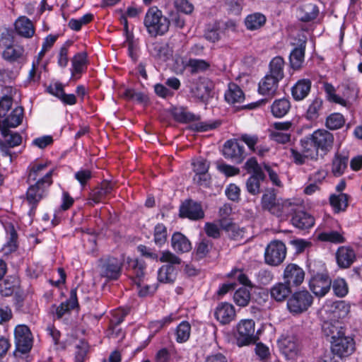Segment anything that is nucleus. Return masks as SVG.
I'll list each match as a JSON object with an SVG mask.
<instances>
[{
	"label": "nucleus",
	"mask_w": 362,
	"mask_h": 362,
	"mask_svg": "<svg viewBox=\"0 0 362 362\" xmlns=\"http://www.w3.org/2000/svg\"><path fill=\"white\" fill-rule=\"evenodd\" d=\"M221 29L220 23L215 22L212 24H208L204 31V38L211 42H216L221 39L219 30Z\"/></svg>",
	"instance_id": "48"
},
{
	"label": "nucleus",
	"mask_w": 362,
	"mask_h": 362,
	"mask_svg": "<svg viewBox=\"0 0 362 362\" xmlns=\"http://www.w3.org/2000/svg\"><path fill=\"white\" fill-rule=\"evenodd\" d=\"M23 118V108L21 106L17 107L4 119V127L15 128L21 124Z\"/></svg>",
	"instance_id": "37"
},
{
	"label": "nucleus",
	"mask_w": 362,
	"mask_h": 362,
	"mask_svg": "<svg viewBox=\"0 0 362 362\" xmlns=\"http://www.w3.org/2000/svg\"><path fill=\"white\" fill-rule=\"evenodd\" d=\"M311 81L303 78L298 80L291 88V95L296 101H300L305 98L311 89Z\"/></svg>",
	"instance_id": "26"
},
{
	"label": "nucleus",
	"mask_w": 362,
	"mask_h": 362,
	"mask_svg": "<svg viewBox=\"0 0 362 362\" xmlns=\"http://www.w3.org/2000/svg\"><path fill=\"white\" fill-rule=\"evenodd\" d=\"M349 156L337 152L332 161L331 172L334 177L342 175L348 167Z\"/></svg>",
	"instance_id": "27"
},
{
	"label": "nucleus",
	"mask_w": 362,
	"mask_h": 362,
	"mask_svg": "<svg viewBox=\"0 0 362 362\" xmlns=\"http://www.w3.org/2000/svg\"><path fill=\"white\" fill-rule=\"evenodd\" d=\"M171 247L177 254H183L192 250L190 240L182 233L175 232L170 239Z\"/></svg>",
	"instance_id": "22"
},
{
	"label": "nucleus",
	"mask_w": 362,
	"mask_h": 362,
	"mask_svg": "<svg viewBox=\"0 0 362 362\" xmlns=\"http://www.w3.org/2000/svg\"><path fill=\"white\" fill-rule=\"evenodd\" d=\"M23 47L11 45L5 48V50L2 52V57L7 61L14 62L23 55Z\"/></svg>",
	"instance_id": "50"
},
{
	"label": "nucleus",
	"mask_w": 362,
	"mask_h": 362,
	"mask_svg": "<svg viewBox=\"0 0 362 362\" xmlns=\"http://www.w3.org/2000/svg\"><path fill=\"white\" fill-rule=\"evenodd\" d=\"M279 81V79L267 74L259 83V93L263 95L274 96L278 89Z\"/></svg>",
	"instance_id": "23"
},
{
	"label": "nucleus",
	"mask_w": 362,
	"mask_h": 362,
	"mask_svg": "<svg viewBox=\"0 0 362 362\" xmlns=\"http://www.w3.org/2000/svg\"><path fill=\"white\" fill-rule=\"evenodd\" d=\"M306 40H300L298 47H295L290 54L289 61L291 66L294 70L301 68L304 62Z\"/></svg>",
	"instance_id": "28"
},
{
	"label": "nucleus",
	"mask_w": 362,
	"mask_h": 362,
	"mask_svg": "<svg viewBox=\"0 0 362 362\" xmlns=\"http://www.w3.org/2000/svg\"><path fill=\"white\" fill-rule=\"evenodd\" d=\"M17 237V233L14 228L12 227L10 231L9 239L2 248V250L5 252V254L11 253L16 250Z\"/></svg>",
	"instance_id": "56"
},
{
	"label": "nucleus",
	"mask_w": 362,
	"mask_h": 362,
	"mask_svg": "<svg viewBox=\"0 0 362 362\" xmlns=\"http://www.w3.org/2000/svg\"><path fill=\"white\" fill-rule=\"evenodd\" d=\"M173 115L177 121L182 123L197 121L200 119L199 115H196L187 111V110L183 107L175 108L173 111Z\"/></svg>",
	"instance_id": "41"
},
{
	"label": "nucleus",
	"mask_w": 362,
	"mask_h": 362,
	"mask_svg": "<svg viewBox=\"0 0 362 362\" xmlns=\"http://www.w3.org/2000/svg\"><path fill=\"white\" fill-rule=\"evenodd\" d=\"M262 208L278 216H287L293 214L297 205L289 199H277L274 189L267 190L261 199Z\"/></svg>",
	"instance_id": "1"
},
{
	"label": "nucleus",
	"mask_w": 362,
	"mask_h": 362,
	"mask_svg": "<svg viewBox=\"0 0 362 362\" xmlns=\"http://www.w3.org/2000/svg\"><path fill=\"white\" fill-rule=\"evenodd\" d=\"M257 281L262 285L269 284L274 279L273 274L267 269H260L256 274Z\"/></svg>",
	"instance_id": "64"
},
{
	"label": "nucleus",
	"mask_w": 362,
	"mask_h": 362,
	"mask_svg": "<svg viewBox=\"0 0 362 362\" xmlns=\"http://www.w3.org/2000/svg\"><path fill=\"white\" fill-rule=\"evenodd\" d=\"M240 139L243 141L252 152H255V147L259 143V138L256 134H243Z\"/></svg>",
	"instance_id": "59"
},
{
	"label": "nucleus",
	"mask_w": 362,
	"mask_h": 362,
	"mask_svg": "<svg viewBox=\"0 0 362 362\" xmlns=\"http://www.w3.org/2000/svg\"><path fill=\"white\" fill-rule=\"evenodd\" d=\"M324 90L327 95V99L329 100L343 105H346V101L343 98H340L339 96L335 94V88L332 84L325 83Z\"/></svg>",
	"instance_id": "55"
},
{
	"label": "nucleus",
	"mask_w": 362,
	"mask_h": 362,
	"mask_svg": "<svg viewBox=\"0 0 362 362\" xmlns=\"http://www.w3.org/2000/svg\"><path fill=\"white\" fill-rule=\"evenodd\" d=\"M16 33L24 37H31L35 33L32 21L25 16L19 17L15 22Z\"/></svg>",
	"instance_id": "30"
},
{
	"label": "nucleus",
	"mask_w": 362,
	"mask_h": 362,
	"mask_svg": "<svg viewBox=\"0 0 362 362\" xmlns=\"http://www.w3.org/2000/svg\"><path fill=\"white\" fill-rule=\"evenodd\" d=\"M191 326L187 321H182L176 328V341L178 343L187 341L190 336Z\"/></svg>",
	"instance_id": "49"
},
{
	"label": "nucleus",
	"mask_w": 362,
	"mask_h": 362,
	"mask_svg": "<svg viewBox=\"0 0 362 362\" xmlns=\"http://www.w3.org/2000/svg\"><path fill=\"white\" fill-rule=\"evenodd\" d=\"M214 316L222 325L229 324L235 317V310L232 304L222 302L216 308Z\"/></svg>",
	"instance_id": "19"
},
{
	"label": "nucleus",
	"mask_w": 362,
	"mask_h": 362,
	"mask_svg": "<svg viewBox=\"0 0 362 362\" xmlns=\"http://www.w3.org/2000/svg\"><path fill=\"white\" fill-rule=\"evenodd\" d=\"M159 261L166 264L159 268L158 281L163 284L174 283L177 278V267L182 263L181 258L169 250H165L160 252Z\"/></svg>",
	"instance_id": "2"
},
{
	"label": "nucleus",
	"mask_w": 362,
	"mask_h": 362,
	"mask_svg": "<svg viewBox=\"0 0 362 362\" xmlns=\"http://www.w3.org/2000/svg\"><path fill=\"white\" fill-rule=\"evenodd\" d=\"M168 240V230L163 223H158L153 229V242L159 247H163Z\"/></svg>",
	"instance_id": "44"
},
{
	"label": "nucleus",
	"mask_w": 362,
	"mask_h": 362,
	"mask_svg": "<svg viewBox=\"0 0 362 362\" xmlns=\"http://www.w3.org/2000/svg\"><path fill=\"white\" fill-rule=\"evenodd\" d=\"M301 151L311 159L317 160L319 150L311 134L300 140Z\"/></svg>",
	"instance_id": "35"
},
{
	"label": "nucleus",
	"mask_w": 362,
	"mask_h": 362,
	"mask_svg": "<svg viewBox=\"0 0 362 362\" xmlns=\"http://www.w3.org/2000/svg\"><path fill=\"white\" fill-rule=\"evenodd\" d=\"M150 54L158 61L167 62L173 54V52L167 43L155 42L148 47Z\"/></svg>",
	"instance_id": "20"
},
{
	"label": "nucleus",
	"mask_w": 362,
	"mask_h": 362,
	"mask_svg": "<svg viewBox=\"0 0 362 362\" xmlns=\"http://www.w3.org/2000/svg\"><path fill=\"white\" fill-rule=\"evenodd\" d=\"M322 331L326 337H331L332 340L345 332L341 322L337 320L325 321L322 325Z\"/></svg>",
	"instance_id": "32"
},
{
	"label": "nucleus",
	"mask_w": 362,
	"mask_h": 362,
	"mask_svg": "<svg viewBox=\"0 0 362 362\" xmlns=\"http://www.w3.org/2000/svg\"><path fill=\"white\" fill-rule=\"evenodd\" d=\"M250 291L245 287L238 288L233 295V300L236 305L245 307L250 301Z\"/></svg>",
	"instance_id": "46"
},
{
	"label": "nucleus",
	"mask_w": 362,
	"mask_h": 362,
	"mask_svg": "<svg viewBox=\"0 0 362 362\" xmlns=\"http://www.w3.org/2000/svg\"><path fill=\"white\" fill-rule=\"evenodd\" d=\"M279 348L288 360L295 359L300 351L299 340L295 336H286L278 341Z\"/></svg>",
	"instance_id": "13"
},
{
	"label": "nucleus",
	"mask_w": 362,
	"mask_h": 362,
	"mask_svg": "<svg viewBox=\"0 0 362 362\" xmlns=\"http://www.w3.org/2000/svg\"><path fill=\"white\" fill-rule=\"evenodd\" d=\"M78 306L76 289H71L69 298L62 303L56 308V315L57 318L62 317L65 314L68 313L71 310Z\"/></svg>",
	"instance_id": "31"
},
{
	"label": "nucleus",
	"mask_w": 362,
	"mask_h": 362,
	"mask_svg": "<svg viewBox=\"0 0 362 362\" xmlns=\"http://www.w3.org/2000/svg\"><path fill=\"white\" fill-rule=\"evenodd\" d=\"M305 272L296 264H289L284 269L283 274L284 281L291 288L299 286L304 281Z\"/></svg>",
	"instance_id": "15"
},
{
	"label": "nucleus",
	"mask_w": 362,
	"mask_h": 362,
	"mask_svg": "<svg viewBox=\"0 0 362 362\" xmlns=\"http://www.w3.org/2000/svg\"><path fill=\"white\" fill-rule=\"evenodd\" d=\"M317 238L321 241L330 242L334 244L343 243L346 241L343 234L335 230L320 233Z\"/></svg>",
	"instance_id": "47"
},
{
	"label": "nucleus",
	"mask_w": 362,
	"mask_h": 362,
	"mask_svg": "<svg viewBox=\"0 0 362 362\" xmlns=\"http://www.w3.org/2000/svg\"><path fill=\"white\" fill-rule=\"evenodd\" d=\"M334 293L338 297H344L348 293L349 288L344 279L337 278L332 282Z\"/></svg>",
	"instance_id": "53"
},
{
	"label": "nucleus",
	"mask_w": 362,
	"mask_h": 362,
	"mask_svg": "<svg viewBox=\"0 0 362 362\" xmlns=\"http://www.w3.org/2000/svg\"><path fill=\"white\" fill-rule=\"evenodd\" d=\"M311 135L319 151L326 154L332 148L334 136L329 132L325 129H318L315 131Z\"/></svg>",
	"instance_id": "17"
},
{
	"label": "nucleus",
	"mask_w": 362,
	"mask_h": 362,
	"mask_svg": "<svg viewBox=\"0 0 362 362\" xmlns=\"http://www.w3.org/2000/svg\"><path fill=\"white\" fill-rule=\"evenodd\" d=\"M323 100L320 98H315L309 104L305 112V118L310 121L316 120L322 110Z\"/></svg>",
	"instance_id": "40"
},
{
	"label": "nucleus",
	"mask_w": 362,
	"mask_h": 362,
	"mask_svg": "<svg viewBox=\"0 0 362 362\" xmlns=\"http://www.w3.org/2000/svg\"><path fill=\"white\" fill-rule=\"evenodd\" d=\"M211 243L206 239L201 240L196 247V255L198 258L205 257L211 248Z\"/></svg>",
	"instance_id": "58"
},
{
	"label": "nucleus",
	"mask_w": 362,
	"mask_h": 362,
	"mask_svg": "<svg viewBox=\"0 0 362 362\" xmlns=\"http://www.w3.org/2000/svg\"><path fill=\"white\" fill-rule=\"evenodd\" d=\"M318 13V7L315 4L304 3L298 8L296 16L302 22H310L315 19Z\"/></svg>",
	"instance_id": "24"
},
{
	"label": "nucleus",
	"mask_w": 362,
	"mask_h": 362,
	"mask_svg": "<svg viewBox=\"0 0 362 362\" xmlns=\"http://www.w3.org/2000/svg\"><path fill=\"white\" fill-rule=\"evenodd\" d=\"M99 262L101 277L106 278L108 281H115L120 277L123 267L122 260L114 257H107L100 259Z\"/></svg>",
	"instance_id": "8"
},
{
	"label": "nucleus",
	"mask_w": 362,
	"mask_h": 362,
	"mask_svg": "<svg viewBox=\"0 0 362 362\" xmlns=\"http://www.w3.org/2000/svg\"><path fill=\"white\" fill-rule=\"evenodd\" d=\"M349 196L341 193L338 195L332 194L329 197V203L336 213L344 211L348 206Z\"/></svg>",
	"instance_id": "42"
},
{
	"label": "nucleus",
	"mask_w": 362,
	"mask_h": 362,
	"mask_svg": "<svg viewBox=\"0 0 362 362\" xmlns=\"http://www.w3.org/2000/svg\"><path fill=\"white\" fill-rule=\"evenodd\" d=\"M265 22L266 17L259 13L248 15L245 20V26L250 30H255L260 28Z\"/></svg>",
	"instance_id": "43"
},
{
	"label": "nucleus",
	"mask_w": 362,
	"mask_h": 362,
	"mask_svg": "<svg viewBox=\"0 0 362 362\" xmlns=\"http://www.w3.org/2000/svg\"><path fill=\"white\" fill-rule=\"evenodd\" d=\"M313 302V296L306 290L294 292L287 300L291 313L297 315L306 311Z\"/></svg>",
	"instance_id": "6"
},
{
	"label": "nucleus",
	"mask_w": 362,
	"mask_h": 362,
	"mask_svg": "<svg viewBox=\"0 0 362 362\" xmlns=\"http://www.w3.org/2000/svg\"><path fill=\"white\" fill-rule=\"evenodd\" d=\"M245 168L247 173H252V175L264 174L262 167L258 164L257 159L254 157L250 158L246 161Z\"/></svg>",
	"instance_id": "60"
},
{
	"label": "nucleus",
	"mask_w": 362,
	"mask_h": 362,
	"mask_svg": "<svg viewBox=\"0 0 362 362\" xmlns=\"http://www.w3.org/2000/svg\"><path fill=\"white\" fill-rule=\"evenodd\" d=\"M284 64L285 62L283 57L280 56L274 57L269 63L267 74L281 81L284 77Z\"/></svg>",
	"instance_id": "34"
},
{
	"label": "nucleus",
	"mask_w": 362,
	"mask_h": 362,
	"mask_svg": "<svg viewBox=\"0 0 362 362\" xmlns=\"http://www.w3.org/2000/svg\"><path fill=\"white\" fill-rule=\"evenodd\" d=\"M114 188V184L110 181H103L98 187L95 188L90 193L89 199L95 204L103 202L105 197L110 194Z\"/></svg>",
	"instance_id": "25"
},
{
	"label": "nucleus",
	"mask_w": 362,
	"mask_h": 362,
	"mask_svg": "<svg viewBox=\"0 0 362 362\" xmlns=\"http://www.w3.org/2000/svg\"><path fill=\"white\" fill-rule=\"evenodd\" d=\"M291 108V104L288 99L281 98L276 100L271 106V111L275 117L285 116Z\"/></svg>",
	"instance_id": "39"
},
{
	"label": "nucleus",
	"mask_w": 362,
	"mask_h": 362,
	"mask_svg": "<svg viewBox=\"0 0 362 362\" xmlns=\"http://www.w3.org/2000/svg\"><path fill=\"white\" fill-rule=\"evenodd\" d=\"M144 24L147 32L151 36L163 35L170 25V20L163 14L156 6L148 9L144 20Z\"/></svg>",
	"instance_id": "3"
},
{
	"label": "nucleus",
	"mask_w": 362,
	"mask_h": 362,
	"mask_svg": "<svg viewBox=\"0 0 362 362\" xmlns=\"http://www.w3.org/2000/svg\"><path fill=\"white\" fill-rule=\"evenodd\" d=\"M223 154L225 158L240 163L245 158V148L237 141L228 140L223 145Z\"/></svg>",
	"instance_id": "18"
},
{
	"label": "nucleus",
	"mask_w": 362,
	"mask_h": 362,
	"mask_svg": "<svg viewBox=\"0 0 362 362\" xmlns=\"http://www.w3.org/2000/svg\"><path fill=\"white\" fill-rule=\"evenodd\" d=\"M13 42L12 32L6 28L0 29V47L6 48Z\"/></svg>",
	"instance_id": "62"
},
{
	"label": "nucleus",
	"mask_w": 362,
	"mask_h": 362,
	"mask_svg": "<svg viewBox=\"0 0 362 362\" xmlns=\"http://www.w3.org/2000/svg\"><path fill=\"white\" fill-rule=\"evenodd\" d=\"M331 286L332 280L327 274H317L309 281L310 289L318 297L325 296Z\"/></svg>",
	"instance_id": "14"
},
{
	"label": "nucleus",
	"mask_w": 362,
	"mask_h": 362,
	"mask_svg": "<svg viewBox=\"0 0 362 362\" xmlns=\"http://www.w3.org/2000/svg\"><path fill=\"white\" fill-rule=\"evenodd\" d=\"M345 122L343 115L340 113H332L327 117L326 127L332 130L341 128Z\"/></svg>",
	"instance_id": "52"
},
{
	"label": "nucleus",
	"mask_w": 362,
	"mask_h": 362,
	"mask_svg": "<svg viewBox=\"0 0 362 362\" xmlns=\"http://www.w3.org/2000/svg\"><path fill=\"white\" fill-rule=\"evenodd\" d=\"M87 62V54L80 52L76 54L72 59V74H81L83 71L84 66Z\"/></svg>",
	"instance_id": "51"
},
{
	"label": "nucleus",
	"mask_w": 362,
	"mask_h": 362,
	"mask_svg": "<svg viewBox=\"0 0 362 362\" xmlns=\"http://www.w3.org/2000/svg\"><path fill=\"white\" fill-rule=\"evenodd\" d=\"M291 293L292 288L284 281L276 283L270 288L271 298L277 302L284 301Z\"/></svg>",
	"instance_id": "29"
},
{
	"label": "nucleus",
	"mask_w": 362,
	"mask_h": 362,
	"mask_svg": "<svg viewBox=\"0 0 362 362\" xmlns=\"http://www.w3.org/2000/svg\"><path fill=\"white\" fill-rule=\"evenodd\" d=\"M2 136L5 138L4 141L0 139V150L5 156H11V148L19 146L22 142V136L17 132H13L9 128L4 127L2 129Z\"/></svg>",
	"instance_id": "16"
},
{
	"label": "nucleus",
	"mask_w": 362,
	"mask_h": 362,
	"mask_svg": "<svg viewBox=\"0 0 362 362\" xmlns=\"http://www.w3.org/2000/svg\"><path fill=\"white\" fill-rule=\"evenodd\" d=\"M52 170H50L28 189L26 199L31 206V211L36 208L39 202L45 196L47 188L52 183Z\"/></svg>",
	"instance_id": "4"
},
{
	"label": "nucleus",
	"mask_w": 362,
	"mask_h": 362,
	"mask_svg": "<svg viewBox=\"0 0 362 362\" xmlns=\"http://www.w3.org/2000/svg\"><path fill=\"white\" fill-rule=\"evenodd\" d=\"M210 88L208 86L202 83L191 88L192 95L201 101L206 100L210 94Z\"/></svg>",
	"instance_id": "54"
},
{
	"label": "nucleus",
	"mask_w": 362,
	"mask_h": 362,
	"mask_svg": "<svg viewBox=\"0 0 362 362\" xmlns=\"http://www.w3.org/2000/svg\"><path fill=\"white\" fill-rule=\"evenodd\" d=\"M225 99L228 103H240L244 100L245 95L237 84L230 83L228 85V89L225 93Z\"/></svg>",
	"instance_id": "36"
},
{
	"label": "nucleus",
	"mask_w": 362,
	"mask_h": 362,
	"mask_svg": "<svg viewBox=\"0 0 362 362\" xmlns=\"http://www.w3.org/2000/svg\"><path fill=\"white\" fill-rule=\"evenodd\" d=\"M355 341L352 337L345 336V332L331 340V351L340 359L351 356L355 351Z\"/></svg>",
	"instance_id": "10"
},
{
	"label": "nucleus",
	"mask_w": 362,
	"mask_h": 362,
	"mask_svg": "<svg viewBox=\"0 0 362 362\" xmlns=\"http://www.w3.org/2000/svg\"><path fill=\"white\" fill-rule=\"evenodd\" d=\"M336 260L339 267L349 268L356 260V253L350 247H339L336 252Z\"/></svg>",
	"instance_id": "21"
},
{
	"label": "nucleus",
	"mask_w": 362,
	"mask_h": 362,
	"mask_svg": "<svg viewBox=\"0 0 362 362\" xmlns=\"http://www.w3.org/2000/svg\"><path fill=\"white\" fill-rule=\"evenodd\" d=\"M180 216L192 221H198L204 218V211L202 204L192 199L185 200L180 206Z\"/></svg>",
	"instance_id": "12"
},
{
	"label": "nucleus",
	"mask_w": 362,
	"mask_h": 362,
	"mask_svg": "<svg viewBox=\"0 0 362 362\" xmlns=\"http://www.w3.org/2000/svg\"><path fill=\"white\" fill-rule=\"evenodd\" d=\"M16 352L28 353L33 343V338L29 327L25 325H19L14 329Z\"/></svg>",
	"instance_id": "9"
},
{
	"label": "nucleus",
	"mask_w": 362,
	"mask_h": 362,
	"mask_svg": "<svg viewBox=\"0 0 362 362\" xmlns=\"http://www.w3.org/2000/svg\"><path fill=\"white\" fill-rule=\"evenodd\" d=\"M193 170L195 174L208 173L209 168V163L203 158H197L192 163Z\"/></svg>",
	"instance_id": "61"
},
{
	"label": "nucleus",
	"mask_w": 362,
	"mask_h": 362,
	"mask_svg": "<svg viewBox=\"0 0 362 362\" xmlns=\"http://www.w3.org/2000/svg\"><path fill=\"white\" fill-rule=\"evenodd\" d=\"M266 178L263 175H251L247 180L245 186L247 192L252 195H257L260 193V182L264 181Z\"/></svg>",
	"instance_id": "38"
},
{
	"label": "nucleus",
	"mask_w": 362,
	"mask_h": 362,
	"mask_svg": "<svg viewBox=\"0 0 362 362\" xmlns=\"http://www.w3.org/2000/svg\"><path fill=\"white\" fill-rule=\"evenodd\" d=\"M187 67L192 74H196L206 71L210 64L204 59H189Z\"/></svg>",
	"instance_id": "45"
},
{
	"label": "nucleus",
	"mask_w": 362,
	"mask_h": 362,
	"mask_svg": "<svg viewBox=\"0 0 362 362\" xmlns=\"http://www.w3.org/2000/svg\"><path fill=\"white\" fill-rule=\"evenodd\" d=\"M292 224L299 229L311 228L315 223L314 218L304 211H298L291 218Z\"/></svg>",
	"instance_id": "33"
},
{
	"label": "nucleus",
	"mask_w": 362,
	"mask_h": 362,
	"mask_svg": "<svg viewBox=\"0 0 362 362\" xmlns=\"http://www.w3.org/2000/svg\"><path fill=\"white\" fill-rule=\"evenodd\" d=\"M88 345L83 340L76 345L75 362H83L88 352Z\"/></svg>",
	"instance_id": "57"
},
{
	"label": "nucleus",
	"mask_w": 362,
	"mask_h": 362,
	"mask_svg": "<svg viewBox=\"0 0 362 362\" xmlns=\"http://www.w3.org/2000/svg\"><path fill=\"white\" fill-rule=\"evenodd\" d=\"M129 269L133 270L134 277L133 279L134 283L137 285L139 290L138 291L139 296L141 297H146L148 295L153 294L158 288V284L153 285H145L141 287V279L144 276V270L146 264L144 262L137 259L128 258L127 260Z\"/></svg>",
	"instance_id": "5"
},
{
	"label": "nucleus",
	"mask_w": 362,
	"mask_h": 362,
	"mask_svg": "<svg viewBox=\"0 0 362 362\" xmlns=\"http://www.w3.org/2000/svg\"><path fill=\"white\" fill-rule=\"evenodd\" d=\"M286 254V248L281 241H272L266 247L264 252L265 262L272 266H277L284 261Z\"/></svg>",
	"instance_id": "11"
},
{
	"label": "nucleus",
	"mask_w": 362,
	"mask_h": 362,
	"mask_svg": "<svg viewBox=\"0 0 362 362\" xmlns=\"http://www.w3.org/2000/svg\"><path fill=\"white\" fill-rule=\"evenodd\" d=\"M255 332V322L252 320H241L237 326L236 344L242 347L255 344L257 337Z\"/></svg>",
	"instance_id": "7"
},
{
	"label": "nucleus",
	"mask_w": 362,
	"mask_h": 362,
	"mask_svg": "<svg viewBox=\"0 0 362 362\" xmlns=\"http://www.w3.org/2000/svg\"><path fill=\"white\" fill-rule=\"evenodd\" d=\"M174 4L177 11L185 14H190L194 11V6L189 0H175Z\"/></svg>",
	"instance_id": "63"
}]
</instances>
